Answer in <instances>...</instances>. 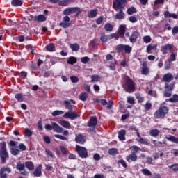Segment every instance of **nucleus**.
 <instances>
[{
    "mask_svg": "<svg viewBox=\"0 0 178 178\" xmlns=\"http://www.w3.org/2000/svg\"><path fill=\"white\" fill-rule=\"evenodd\" d=\"M176 53L172 52L168 60L170 62H175V60H176Z\"/></svg>",
    "mask_w": 178,
    "mask_h": 178,
    "instance_id": "47",
    "label": "nucleus"
},
{
    "mask_svg": "<svg viewBox=\"0 0 178 178\" xmlns=\"http://www.w3.org/2000/svg\"><path fill=\"white\" fill-rule=\"evenodd\" d=\"M25 168L28 169L30 172H33L35 169L34 163L33 161H26L25 162Z\"/></svg>",
    "mask_w": 178,
    "mask_h": 178,
    "instance_id": "21",
    "label": "nucleus"
},
{
    "mask_svg": "<svg viewBox=\"0 0 178 178\" xmlns=\"http://www.w3.org/2000/svg\"><path fill=\"white\" fill-rule=\"evenodd\" d=\"M11 5L15 7L22 6L23 1H22V0H12Z\"/></svg>",
    "mask_w": 178,
    "mask_h": 178,
    "instance_id": "35",
    "label": "nucleus"
},
{
    "mask_svg": "<svg viewBox=\"0 0 178 178\" xmlns=\"http://www.w3.org/2000/svg\"><path fill=\"white\" fill-rule=\"evenodd\" d=\"M151 108H152V104H151L150 102H147L145 104V111H149Z\"/></svg>",
    "mask_w": 178,
    "mask_h": 178,
    "instance_id": "62",
    "label": "nucleus"
},
{
    "mask_svg": "<svg viewBox=\"0 0 178 178\" xmlns=\"http://www.w3.org/2000/svg\"><path fill=\"white\" fill-rule=\"evenodd\" d=\"M24 134L25 137H31L33 136V131L29 129V128H26L24 129Z\"/></svg>",
    "mask_w": 178,
    "mask_h": 178,
    "instance_id": "43",
    "label": "nucleus"
},
{
    "mask_svg": "<svg viewBox=\"0 0 178 178\" xmlns=\"http://www.w3.org/2000/svg\"><path fill=\"white\" fill-rule=\"evenodd\" d=\"M172 50H173V45L170 44H168L161 47V52H162L163 55H166L168 54V51H172Z\"/></svg>",
    "mask_w": 178,
    "mask_h": 178,
    "instance_id": "13",
    "label": "nucleus"
},
{
    "mask_svg": "<svg viewBox=\"0 0 178 178\" xmlns=\"http://www.w3.org/2000/svg\"><path fill=\"white\" fill-rule=\"evenodd\" d=\"M60 149L64 156H66V155H67V154H69V150L67 149V148H66L63 146H60Z\"/></svg>",
    "mask_w": 178,
    "mask_h": 178,
    "instance_id": "45",
    "label": "nucleus"
},
{
    "mask_svg": "<svg viewBox=\"0 0 178 178\" xmlns=\"http://www.w3.org/2000/svg\"><path fill=\"white\" fill-rule=\"evenodd\" d=\"M108 154H109V155H112L113 156H115V155H116V154H118V149L111 148L108 150Z\"/></svg>",
    "mask_w": 178,
    "mask_h": 178,
    "instance_id": "53",
    "label": "nucleus"
},
{
    "mask_svg": "<svg viewBox=\"0 0 178 178\" xmlns=\"http://www.w3.org/2000/svg\"><path fill=\"white\" fill-rule=\"evenodd\" d=\"M64 104L65 105V108L68 109L69 111L66 112L63 115V118H65L66 119H70L71 120H74V119L80 118V115L77 114L76 112H73V105H72L70 102L65 100Z\"/></svg>",
    "mask_w": 178,
    "mask_h": 178,
    "instance_id": "2",
    "label": "nucleus"
},
{
    "mask_svg": "<svg viewBox=\"0 0 178 178\" xmlns=\"http://www.w3.org/2000/svg\"><path fill=\"white\" fill-rule=\"evenodd\" d=\"M115 51L118 54H122V52H123L124 51V44H118L115 47Z\"/></svg>",
    "mask_w": 178,
    "mask_h": 178,
    "instance_id": "30",
    "label": "nucleus"
},
{
    "mask_svg": "<svg viewBox=\"0 0 178 178\" xmlns=\"http://www.w3.org/2000/svg\"><path fill=\"white\" fill-rule=\"evenodd\" d=\"M125 86L127 87V92H134L136 90V82L130 77H128L125 81Z\"/></svg>",
    "mask_w": 178,
    "mask_h": 178,
    "instance_id": "6",
    "label": "nucleus"
},
{
    "mask_svg": "<svg viewBox=\"0 0 178 178\" xmlns=\"http://www.w3.org/2000/svg\"><path fill=\"white\" fill-rule=\"evenodd\" d=\"M45 152L47 158H55V156H54V153H52L51 150L46 149Z\"/></svg>",
    "mask_w": 178,
    "mask_h": 178,
    "instance_id": "56",
    "label": "nucleus"
},
{
    "mask_svg": "<svg viewBox=\"0 0 178 178\" xmlns=\"http://www.w3.org/2000/svg\"><path fill=\"white\" fill-rule=\"evenodd\" d=\"M46 49L47 51H49V52H54L55 51V44H54V43H50L46 47Z\"/></svg>",
    "mask_w": 178,
    "mask_h": 178,
    "instance_id": "40",
    "label": "nucleus"
},
{
    "mask_svg": "<svg viewBox=\"0 0 178 178\" xmlns=\"http://www.w3.org/2000/svg\"><path fill=\"white\" fill-rule=\"evenodd\" d=\"M46 130H54L56 133H63V128H62L59 124H58L56 122H52L51 125L49 124H47L45 125Z\"/></svg>",
    "mask_w": 178,
    "mask_h": 178,
    "instance_id": "7",
    "label": "nucleus"
},
{
    "mask_svg": "<svg viewBox=\"0 0 178 178\" xmlns=\"http://www.w3.org/2000/svg\"><path fill=\"white\" fill-rule=\"evenodd\" d=\"M10 153L12 155H14V156H16V155H19V154H20V150L17 148H11Z\"/></svg>",
    "mask_w": 178,
    "mask_h": 178,
    "instance_id": "46",
    "label": "nucleus"
},
{
    "mask_svg": "<svg viewBox=\"0 0 178 178\" xmlns=\"http://www.w3.org/2000/svg\"><path fill=\"white\" fill-rule=\"evenodd\" d=\"M0 158L1 163H6V160L9 159V153H8V149H6V142H1V147L0 148Z\"/></svg>",
    "mask_w": 178,
    "mask_h": 178,
    "instance_id": "4",
    "label": "nucleus"
},
{
    "mask_svg": "<svg viewBox=\"0 0 178 178\" xmlns=\"http://www.w3.org/2000/svg\"><path fill=\"white\" fill-rule=\"evenodd\" d=\"M118 163H120V165H122V168H127V163H126V161L123 160V159H120L118 161Z\"/></svg>",
    "mask_w": 178,
    "mask_h": 178,
    "instance_id": "63",
    "label": "nucleus"
},
{
    "mask_svg": "<svg viewBox=\"0 0 178 178\" xmlns=\"http://www.w3.org/2000/svg\"><path fill=\"white\" fill-rule=\"evenodd\" d=\"M104 22V16H100L96 19V24L99 25Z\"/></svg>",
    "mask_w": 178,
    "mask_h": 178,
    "instance_id": "64",
    "label": "nucleus"
},
{
    "mask_svg": "<svg viewBox=\"0 0 178 178\" xmlns=\"http://www.w3.org/2000/svg\"><path fill=\"white\" fill-rule=\"evenodd\" d=\"M168 168L169 169H172L173 172H178V163L169 165Z\"/></svg>",
    "mask_w": 178,
    "mask_h": 178,
    "instance_id": "55",
    "label": "nucleus"
},
{
    "mask_svg": "<svg viewBox=\"0 0 178 178\" xmlns=\"http://www.w3.org/2000/svg\"><path fill=\"white\" fill-rule=\"evenodd\" d=\"M100 40L102 42H108V41L111 40V35H102L100 37Z\"/></svg>",
    "mask_w": 178,
    "mask_h": 178,
    "instance_id": "36",
    "label": "nucleus"
},
{
    "mask_svg": "<svg viewBox=\"0 0 178 178\" xmlns=\"http://www.w3.org/2000/svg\"><path fill=\"white\" fill-rule=\"evenodd\" d=\"M95 102H100V104H102V105H103L104 106L108 104V102H106V99H96Z\"/></svg>",
    "mask_w": 178,
    "mask_h": 178,
    "instance_id": "48",
    "label": "nucleus"
},
{
    "mask_svg": "<svg viewBox=\"0 0 178 178\" xmlns=\"http://www.w3.org/2000/svg\"><path fill=\"white\" fill-rule=\"evenodd\" d=\"M127 15H134V13H137V10L134 7H130L127 10Z\"/></svg>",
    "mask_w": 178,
    "mask_h": 178,
    "instance_id": "37",
    "label": "nucleus"
},
{
    "mask_svg": "<svg viewBox=\"0 0 178 178\" xmlns=\"http://www.w3.org/2000/svg\"><path fill=\"white\" fill-rule=\"evenodd\" d=\"M138 143H141V144H145V145H149V143H148V140L140 137L139 139H137Z\"/></svg>",
    "mask_w": 178,
    "mask_h": 178,
    "instance_id": "49",
    "label": "nucleus"
},
{
    "mask_svg": "<svg viewBox=\"0 0 178 178\" xmlns=\"http://www.w3.org/2000/svg\"><path fill=\"white\" fill-rule=\"evenodd\" d=\"M87 98H88V94H87L86 92H81L79 95V99L81 101H87Z\"/></svg>",
    "mask_w": 178,
    "mask_h": 178,
    "instance_id": "39",
    "label": "nucleus"
},
{
    "mask_svg": "<svg viewBox=\"0 0 178 178\" xmlns=\"http://www.w3.org/2000/svg\"><path fill=\"white\" fill-rule=\"evenodd\" d=\"M104 28L105 31L108 33H112V31H113V25L111 23H106Z\"/></svg>",
    "mask_w": 178,
    "mask_h": 178,
    "instance_id": "26",
    "label": "nucleus"
},
{
    "mask_svg": "<svg viewBox=\"0 0 178 178\" xmlns=\"http://www.w3.org/2000/svg\"><path fill=\"white\" fill-rule=\"evenodd\" d=\"M7 173H12V168L9 167H2L0 169V178H8V174Z\"/></svg>",
    "mask_w": 178,
    "mask_h": 178,
    "instance_id": "10",
    "label": "nucleus"
},
{
    "mask_svg": "<svg viewBox=\"0 0 178 178\" xmlns=\"http://www.w3.org/2000/svg\"><path fill=\"white\" fill-rule=\"evenodd\" d=\"M75 141L77 144L83 145L86 143V136L81 134H76Z\"/></svg>",
    "mask_w": 178,
    "mask_h": 178,
    "instance_id": "15",
    "label": "nucleus"
},
{
    "mask_svg": "<svg viewBox=\"0 0 178 178\" xmlns=\"http://www.w3.org/2000/svg\"><path fill=\"white\" fill-rule=\"evenodd\" d=\"M17 170H19V172H23L24 169H26V164L22 163L21 161H18L17 163V166H16Z\"/></svg>",
    "mask_w": 178,
    "mask_h": 178,
    "instance_id": "24",
    "label": "nucleus"
},
{
    "mask_svg": "<svg viewBox=\"0 0 178 178\" xmlns=\"http://www.w3.org/2000/svg\"><path fill=\"white\" fill-rule=\"evenodd\" d=\"M164 17L165 19H168L169 17H172V19H177L178 18V16L177 15L175 14V13H170V12L169 11H165L164 13Z\"/></svg>",
    "mask_w": 178,
    "mask_h": 178,
    "instance_id": "28",
    "label": "nucleus"
},
{
    "mask_svg": "<svg viewBox=\"0 0 178 178\" xmlns=\"http://www.w3.org/2000/svg\"><path fill=\"white\" fill-rule=\"evenodd\" d=\"M91 83H93V81L98 82L99 81V75H92L91 76Z\"/></svg>",
    "mask_w": 178,
    "mask_h": 178,
    "instance_id": "59",
    "label": "nucleus"
},
{
    "mask_svg": "<svg viewBox=\"0 0 178 178\" xmlns=\"http://www.w3.org/2000/svg\"><path fill=\"white\" fill-rule=\"evenodd\" d=\"M118 138L120 141H126V130L121 129L118 131Z\"/></svg>",
    "mask_w": 178,
    "mask_h": 178,
    "instance_id": "19",
    "label": "nucleus"
},
{
    "mask_svg": "<svg viewBox=\"0 0 178 178\" xmlns=\"http://www.w3.org/2000/svg\"><path fill=\"white\" fill-rule=\"evenodd\" d=\"M19 77L22 79L24 80L27 77V72L25 71H22L19 74Z\"/></svg>",
    "mask_w": 178,
    "mask_h": 178,
    "instance_id": "60",
    "label": "nucleus"
},
{
    "mask_svg": "<svg viewBox=\"0 0 178 178\" xmlns=\"http://www.w3.org/2000/svg\"><path fill=\"white\" fill-rule=\"evenodd\" d=\"M97 15H98V10L97 9H93L90 10L88 13V17L90 19H94V17H97Z\"/></svg>",
    "mask_w": 178,
    "mask_h": 178,
    "instance_id": "22",
    "label": "nucleus"
},
{
    "mask_svg": "<svg viewBox=\"0 0 178 178\" xmlns=\"http://www.w3.org/2000/svg\"><path fill=\"white\" fill-rule=\"evenodd\" d=\"M15 98H16L17 101L18 102H23L24 101V99L23 98V95L22 93H17L15 95Z\"/></svg>",
    "mask_w": 178,
    "mask_h": 178,
    "instance_id": "42",
    "label": "nucleus"
},
{
    "mask_svg": "<svg viewBox=\"0 0 178 178\" xmlns=\"http://www.w3.org/2000/svg\"><path fill=\"white\" fill-rule=\"evenodd\" d=\"M67 63L68 65H74V63H77V58L74 56H70L68 58V60H67Z\"/></svg>",
    "mask_w": 178,
    "mask_h": 178,
    "instance_id": "34",
    "label": "nucleus"
},
{
    "mask_svg": "<svg viewBox=\"0 0 178 178\" xmlns=\"http://www.w3.org/2000/svg\"><path fill=\"white\" fill-rule=\"evenodd\" d=\"M152 49H154V51H156V49H158V45L156 44H154V45H151V44H149L147 47V49H146V52L147 54H151V51H152Z\"/></svg>",
    "mask_w": 178,
    "mask_h": 178,
    "instance_id": "29",
    "label": "nucleus"
},
{
    "mask_svg": "<svg viewBox=\"0 0 178 178\" xmlns=\"http://www.w3.org/2000/svg\"><path fill=\"white\" fill-rule=\"evenodd\" d=\"M151 41H152V39L151 38V36L146 35V36L143 37V42L145 44H149V42H151Z\"/></svg>",
    "mask_w": 178,
    "mask_h": 178,
    "instance_id": "54",
    "label": "nucleus"
},
{
    "mask_svg": "<svg viewBox=\"0 0 178 178\" xmlns=\"http://www.w3.org/2000/svg\"><path fill=\"white\" fill-rule=\"evenodd\" d=\"M59 123H60V126L64 127V129H71L72 128V125H70V122H69V121L62 120H60Z\"/></svg>",
    "mask_w": 178,
    "mask_h": 178,
    "instance_id": "23",
    "label": "nucleus"
},
{
    "mask_svg": "<svg viewBox=\"0 0 178 178\" xmlns=\"http://www.w3.org/2000/svg\"><path fill=\"white\" fill-rule=\"evenodd\" d=\"M142 173H143V175H145V176H152V173L151 172V171H149V170L147 169V168H144L141 170Z\"/></svg>",
    "mask_w": 178,
    "mask_h": 178,
    "instance_id": "51",
    "label": "nucleus"
},
{
    "mask_svg": "<svg viewBox=\"0 0 178 178\" xmlns=\"http://www.w3.org/2000/svg\"><path fill=\"white\" fill-rule=\"evenodd\" d=\"M70 80L72 83H79V77L76 76L72 75L70 76Z\"/></svg>",
    "mask_w": 178,
    "mask_h": 178,
    "instance_id": "61",
    "label": "nucleus"
},
{
    "mask_svg": "<svg viewBox=\"0 0 178 178\" xmlns=\"http://www.w3.org/2000/svg\"><path fill=\"white\" fill-rule=\"evenodd\" d=\"M138 37H140V33H138V31L132 32L131 35L129 36V42L131 44H135V42H137Z\"/></svg>",
    "mask_w": 178,
    "mask_h": 178,
    "instance_id": "14",
    "label": "nucleus"
},
{
    "mask_svg": "<svg viewBox=\"0 0 178 178\" xmlns=\"http://www.w3.org/2000/svg\"><path fill=\"white\" fill-rule=\"evenodd\" d=\"M69 3H70V1L69 0H63L58 3V6H67V5H69Z\"/></svg>",
    "mask_w": 178,
    "mask_h": 178,
    "instance_id": "50",
    "label": "nucleus"
},
{
    "mask_svg": "<svg viewBox=\"0 0 178 178\" xmlns=\"http://www.w3.org/2000/svg\"><path fill=\"white\" fill-rule=\"evenodd\" d=\"M124 51L125 54H131V51H133V48L129 44H124Z\"/></svg>",
    "mask_w": 178,
    "mask_h": 178,
    "instance_id": "38",
    "label": "nucleus"
},
{
    "mask_svg": "<svg viewBox=\"0 0 178 178\" xmlns=\"http://www.w3.org/2000/svg\"><path fill=\"white\" fill-rule=\"evenodd\" d=\"M149 134L152 137H158V136L161 134V131H159V129H152L149 131Z\"/></svg>",
    "mask_w": 178,
    "mask_h": 178,
    "instance_id": "32",
    "label": "nucleus"
},
{
    "mask_svg": "<svg viewBox=\"0 0 178 178\" xmlns=\"http://www.w3.org/2000/svg\"><path fill=\"white\" fill-rule=\"evenodd\" d=\"M63 111L56 110L51 113V115L52 116H59V115H63Z\"/></svg>",
    "mask_w": 178,
    "mask_h": 178,
    "instance_id": "57",
    "label": "nucleus"
},
{
    "mask_svg": "<svg viewBox=\"0 0 178 178\" xmlns=\"http://www.w3.org/2000/svg\"><path fill=\"white\" fill-rule=\"evenodd\" d=\"M165 140L170 141V143H174V144H178V138L175 136H166Z\"/></svg>",
    "mask_w": 178,
    "mask_h": 178,
    "instance_id": "27",
    "label": "nucleus"
},
{
    "mask_svg": "<svg viewBox=\"0 0 178 178\" xmlns=\"http://www.w3.org/2000/svg\"><path fill=\"white\" fill-rule=\"evenodd\" d=\"M173 80V74L171 73H167L163 75V81H165V83H170Z\"/></svg>",
    "mask_w": 178,
    "mask_h": 178,
    "instance_id": "18",
    "label": "nucleus"
},
{
    "mask_svg": "<svg viewBox=\"0 0 178 178\" xmlns=\"http://www.w3.org/2000/svg\"><path fill=\"white\" fill-rule=\"evenodd\" d=\"M127 0H115L113 3V8L115 10H123L126 6Z\"/></svg>",
    "mask_w": 178,
    "mask_h": 178,
    "instance_id": "8",
    "label": "nucleus"
},
{
    "mask_svg": "<svg viewBox=\"0 0 178 178\" xmlns=\"http://www.w3.org/2000/svg\"><path fill=\"white\" fill-rule=\"evenodd\" d=\"M35 22H39L40 23L47 21V17L44 15H39L34 19Z\"/></svg>",
    "mask_w": 178,
    "mask_h": 178,
    "instance_id": "25",
    "label": "nucleus"
},
{
    "mask_svg": "<svg viewBox=\"0 0 178 178\" xmlns=\"http://www.w3.org/2000/svg\"><path fill=\"white\" fill-rule=\"evenodd\" d=\"M149 74V68H148V62L144 61L142 64L141 74L148 76Z\"/></svg>",
    "mask_w": 178,
    "mask_h": 178,
    "instance_id": "12",
    "label": "nucleus"
},
{
    "mask_svg": "<svg viewBox=\"0 0 178 178\" xmlns=\"http://www.w3.org/2000/svg\"><path fill=\"white\" fill-rule=\"evenodd\" d=\"M34 177H41L42 176V164L38 165L33 172Z\"/></svg>",
    "mask_w": 178,
    "mask_h": 178,
    "instance_id": "11",
    "label": "nucleus"
},
{
    "mask_svg": "<svg viewBox=\"0 0 178 178\" xmlns=\"http://www.w3.org/2000/svg\"><path fill=\"white\" fill-rule=\"evenodd\" d=\"M89 60H90V58L88 56H85L81 58V62L84 65H87Z\"/></svg>",
    "mask_w": 178,
    "mask_h": 178,
    "instance_id": "58",
    "label": "nucleus"
},
{
    "mask_svg": "<svg viewBox=\"0 0 178 178\" xmlns=\"http://www.w3.org/2000/svg\"><path fill=\"white\" fill-rule=\"evenodd\" d=\"M129 149H131V151H132L131 154H137V152H138V151H140V147H138V146L134 145V146L130 147Z\"/></svg>",
    "mask_w": 178,
    "mask_h": 178,
    "instance_id": "44",
    "label": "nucleus"
},
{
    "mask_svg": "<svg viewBox=\"0 0 178 178\" xmlns=\"http://www.w3.org/2000/svg\"><path fill=\"white\" fill-rule=\"evenodd\" d=\"M76 11H77L76 7H70L65 8L63 13L66 16L63 17V22H60V27H63V29H68V27H70V24H72V23L70 22V17L67 15H73V13H76Z\"/></svg>",
    "mask_w": 178,
    "mask_h": 178,
    "instance_id": "1",
    "label": "nucleus"
},
{
    "mask_svg": "<svg viewBox=\"0 0 178 178\" xmlns=\"http://www.w3.org/2000/svg\"><path fill=\"white\" fill-rule=\"evenodd\" d=\"M169 102H171L172 104H177L178 102V95L175 94L172 95V97H170V99H168Z\"/></svg>",
    "mask_w": 178,
    "mask_h": 178,
    "instance_id": "33",
    "label": "nucleus"
},
{
    "mask_svg": "<svg viewBox=\"0 0 178 178\" xmlns=\"http://www.w3.org/2000/svg\"><path fill=\"white\" fill-rule=\"evenodd\" d=\"M173 84H169V83H165V91H173Z\"/></svg>",
    "mask_w": 178,
    "mask_h": 178,
    "instance_id": "41",
    "label": "nucleus"
},
{
    "mask_svg": "<svg viewBox=\"0 0 178 178\" xmlns=\"http://www.w3.org/2000/svg\"><path fill=\"white\" fill-rule=\"evenodd\" d=\"M118 33L119 35L121 36V38H123V37H124V34H126V26L123 24L120 25Z\"/></svg>",
    "mask_w": 178,
    "mask_h": 178,
    "instance_id": "17",
    "label": "nucleus"
},
{
    "mask_svg": "<svg viewBox=\"0 0 178 178\" xmlns=\"http://www.w3.org/2000/svg\"><path fill=\"white\" fill-rule=\"evenodd\" d=\"M169 113V107L161 105L157 111L154 113L155 119H165V116Z\"/></svg>",
    "mask_w": 178,
    "mask_h": 178,
    "instance_id": "3",
    "label": "nucleus"
},
{
    "mask_svg": "<svg viewBox=\"0 0 178 178\" xmlns=\"http://www.w3.org/2000/svg\"><path fill=\"white\" fill-rule=\"evenodd\" d=\"M76 151L80 158H82V159L88 158V152L87 150V148L83 146L76 145Z\"/></svg>",
    "mask_w": 178,
    "mask_h": 178,
    "instance_id": "5",
    "label": "nucleus"
},
{
    "mask_svg": "<svg viewBox=\"0 0 178 178\" xmlns=\"http://www.w3.org/2000/svg\"><path fill=\"white\" fill-rule=\"evenodd\" d=\"M124 16H126V14L124 12H123V10H119L118 13L114 15L115 19L117 20H123L124 19Z\"/></svg>",
    "mask_w": 178,
    "mask_h": 178,
    "instance_id": "20",
    "label": "nucleus"
},
{
    "mask_svg": "<svg viewBox=\"0 0 178 178\" xmlns=\"http://www.w3.org/2000/svg\"><path fill=\"white\" fill-rule=\"evenodd\" d=\"M170 67H172V62H170L168 60L167 61L165 62L164 69L165 70H169V69H170Z\"/></svg>",
    "mask_w": 178,
    "mask_h": 178,
    "instance_id": "52",
    "label": "nucleus"
},
{
    "mask_svg": "<svg viewBox=\"0 0 178 178\" xmlns=\"http://www.w3.org/2000/svg\"><path fill=\"white\" fill-rule=\"evenodd\" d=\"M126 161L127 162H136L137 159H138V157L136 153H131L125 158Z\"/></svg>",
    "mask_w": 178,
    "mask_h": 178,
    "instance_id": "16",
    "label": "nucleus"
},
{
    "mask_svg": "<svg viewBox=\"0 0 178 178\" xmlns=\"http://www.w3.org/2000/svg\"><path fill=\"white\" fill-rule=\"evenodd\" d=\"M70 48L73 52H77V51L80 49V45H79L77 43H74L70 45Z\"/></svg>",
    "mask_w": 178,
    "mask_h": 178,
    "instance_id": "31",
    "label": "nucleus"
},
{
    "mask_svg": "<svg viewBox=\"0 0 178 178\" xmlns=\"http://www.w3.org/2000/svg\"><path fill=\"white\" fill-rule=\"evenodd\" d=\"M97 124H98V118L96 115L90 117L87 123L88 127H92L90 131H95Z\"/></svg>",
    "mask_w": 178,
    "mask_h": 178,
    "instance_id": "9",
    "label": "nucleus"
}]
</instances>
